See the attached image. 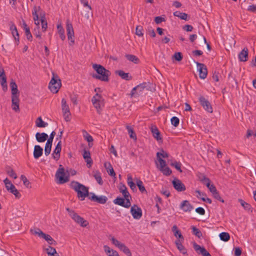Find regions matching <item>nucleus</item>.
I'll use <instances>...</instances> for the list:
<instances>
[{
    "instance_id": "obj_49",
    "label": "nucleus",
    "mask_w": 256,
    "mask_h": 256,
    "mask_svg": "<svg viewBox=\"0 0 256 256\" xmlns=\"http://www.w3.org/2000/svg\"><path fill=\"white\" fill-rule=\"evenodd\" d=\"M170 165L172 166H174L180 172H182V170L181 169L182 164L180 162H178L176 161H174V162H171Z\"/></svg>"
},
{
    "instance_id": "obj_1",
    "label": "nucleus",
    "mask_w": 256,
    "mask_h": 256,
    "mask_svg": "<svg viewBox=\"0 0 256 256\" xmlns=\"http://www.w3.org/2000/svg\"><path fill=\"white\" fill-rule=\"evenodd\" d=\"M70 188L77 193V196L80 200H84L89 195V188L78 182L72 181L70 184Z\"/></svg>"
},
{
    "instance_id": "obj_59",
    "label": "nucleus",
    "mask_w": 256,
    "mask_h": 256,
    "mask_svg": "<svg viewBox=\"0 0 256 256\" xmlns=\"http://www.w3.org/2000/svg\"><path fill=\"white\" fill-rule=\"evenodd\" d=\"M25 34L27 39L30 41H32V36L30 33V28H26L25 31Z\"/></svg>"
},
{
    "instance_id": "obj_34",
    "label": "nucleus",
    "mask_w": 256,
    "mask_h": 256,
    "mask_svg": "<svg viewBox=\"0 0 256 256\" xmlns=\"http://www.w3.org/2000/svg\"><path fill=\"white\" fill-rule=\"evenodd\" d=\"M0 82L2 86V90L6 92L8 90V85L6 82V75L0 77Z\"/></svg>"
},
{
    "instance_id": "obj_5",
    "label": "nucleus",
    "mask_w": 256,
    "mask_h": 256,
    "mask_svg": "<svg viewBox=\"0 0 256 256\" xmlns=\"http://www.w3.org/2000/svg\"><path fill=\"white\" fill-rule=\"evenodd\" d=\"M52 75L53 76L48 84V88L52 92L56 94L61 86V81L60 79L58 78V77L56 74L52 73Z\"/></svg>"
},
{
    "instance_id": "obj_52",
    "label": "nucleus",
    "mask_w": 256,
    "mask_h": 256,
    "mask_svg": "<svg viewBox=\"0 0 256 256\" xmlns=\"http://www.w3.org/2000/svg\"><path fill=\"white\" fill-rule=\"evenodd\" d=\"M172 124L175 127L178 126L180 120L179 118L176 116H173L170 120Z\"/></svg>"
},
{
    "instance_id": "obj_23",
    "label": "nucleus",
    "mask_w": 256,
    "mask_h": 256,
    "mask_svg": "<svg viewBox=\"0 0 256 256\" xmlns=\"http://www.w3.org/2000/svg\"><path fill=\"white\" fill-rule=\"evenodd\" d=\"M10 86L12 90V96L20 95V92L18 90L17 84L14 80H11Z\"/></svg>"
},
{
    "instance_id": "obj_37",
    "label": "nucleus",
    "mask_w": 256,
    "mask_h": 256,
    "mask_svg": "<svg viewBox=\"0 0 256 256\" xmlns=\"http://www.w3.org/2000/svg\"><path fill=\"white\" fill-rule=\"evenodd\" d=\"M126 58L128 60L133 62L134 64H138L140 62V60L138 57L133 54H128L126 55Z\"/></svg>"
},
{
    "instance_id": "obj_14",
    "label": "nucleus",
    "mask_w": 256,
    "mask_h": 256,
    "mask_svg": "<svg viewBox=\"0 0 256 256\" xmlns=\"http://www.w3.org/2000/svg\"><path fill=\"white\" fill-rule=\"evenodd\" d=\"M114 202L116 204L124 206L126 208H128L131 205L130 200H126V202H125L124 199L120 197H118L114 200Z\"/></svg>"
},
{
    "instance_id": "obj_63",
    "label": "nucleus",
    "mask_w": 256,
    "mask_h": 256,
    "mask_svg": "<svg viewBox=\"0 0 256 256\" xmlns=\"http://www.w3.org/2000/svg\"><path fill=\"white\" fill-rule=\"evenodd\" d=\"M41 23L42 26V29L43 32H45L46 30L48 27V23L46 20H41Z\"/></svg>"
},
{
    "instance_id": "obj_55",
    "label": "nucleus",
    "mask_w": 256,
    "mask_h": 256,
    "mask_svg": "<svg viewBox=\"0 0 256 256\" xmlns=\"http://www.w3.org/2000/svg\"><path fill=\"white\" fill-rule=\"evenodd\" d=\"M173 57L176 60L180 62L182 58V55L180 52H176L173 56Z\"/></svg>"
},
{
    "instance_id": "obj_48",
    "label": "nucleus",
    "mask_w": 256,
    "mask_h": 256,
    "mask_svg": "<svg viewBox=\"0 0 256 256\" xmlns=\"http://www.w3.org/2000/svg\"><path fill=\"white\" fill-rule=\"evenodd\" d=\"M159 170L164 175L166 176H170L172 172L171 170L168 166H165L162 168H159Z\"/></svg>"
},
{
    "instance_id": "obj_53",
    "label": "nucleus",
    "mask_w": 256,
    "mask_h": 256,
    "mask_svg": "<svg viewBox=\"0 0 256 256\" xmlns=\"http://www.w3.org/2000/svg\"><path fill=\"white\" fill-rule=\"evenodd\" d=\"M6 172L10 176L14 178V179H16L17 178L16 174L15 173L13 169L10 168H9V170H7Z\"/></svg>"
},
{
    "instance_id": "obj_13",
    "label": "nucleus",
    "mask_w": 256,
    "mask_h": 256,
    "mask_svg": "<svg viewBox=\"0 0 256 256\" xmlns=\"http://www.w3.org/2000/svg\"><path fill=\"white\" fill-rule=\"evenodd\" d=\"M19 96H12V108L16 112L20 111Z\"/></svg>"
},
{
    "instance_id": "obj_51",
    "label": "nucleus",
    "mask_w": 256,
    "mask_h": 256,
    "mask_svg": "<svg viewBox=\"0 0 256 256\" xmlns=\"http://www.w3.org/2000/svg\"><path fill=\"white\" fill-rule=\"evenodd\" d=\"M20 179L23 181L24 184L26 188H28L31 187L30 182L24 175H22L20 176Z\"/></svg>"
},
{
    "instance_id": "obj_47",
    "label": "nucleus",
    "mask_w": 256,
    "mask_h": 256,
    "mask_svg": "<svg viewBox=\"0 0 256 256\" xmlns=\"http://www.w3.org/2000/svg\"><path fill=\"white\" fill-rule=\"evenodd\" d=\"M168 154L162 149L161 150L160 152H158L156 153L157 158H168Z\"/></svg>"
},
{
    "instance_id": "obj_38",
    "label": "nucleus",
    "mask_w": 256,
    "mask_h": 256,
    "mask_svg": "<svg viewBox=\"0 0 256 256\" xmlns=\"http://www.w3.org/2000/svg\"><path fill=\"white\" fill-rule=\"evenodd\" d=\"M83 132L84 133V136L85 140L88 142L89 147H92V143L91 144L90 142H92L94 140L90 134H89L86 130H83Z\"/></svg>"
},
{
    "instance_id": "obj_31",
    "label": "nucleus",
    "mask_w": 256,
    "mask_h": 256,
    "mask_svg": "<svg viewBox=\"0 0 256 256\" xmlns=\"http://www.w3.org/2000/svg\"><path fill=\"white\" fill-rule=\"evenodd\" d=\"M174 16L180 18L181 20H188L189 16L188 14L184 12H182L180 11H176L174 12Z\"/></svg>"
},
{
    "instance_id": "obj_45",
    "label": "nucleus",
    "mask_w": 256,
    "mask_h": 256,
    "mask_svg": "<svg viewBox=\"0 0 256 256\" xmlns=\"http://www.w3.org/2000/svg\"><path fill=\"white\" fill-rule=\"evenodd\" d=\"M46 252L48 256H52L58 254L56 252V249L50 246H49L46 249Z\"/></svg>"
},
{
    "instance_id": "obj_41",
    "label": "nucleus",
    "mask_w": 256,
    "mask_h": 256,
    "mask_svg": "<svg viewBox=\"0 0 256 256\" xmlns=\"http://www.w3.org/2000/svg\"><path fill=\"white\" fill-rule=\"evenodd\" d=\"M57 28L58 30V32L60 34V36L62 40H64L65 38V35H64V30L61 24H58L57 26Z\"/></svg>"
},
{
    "instance_id": "obj_30",
    "label": "nucleus",
    "mask_w": 256,
    "mask_h": 256,
    "mask_svg": "<svg viewBox=\"0 0 256 256\" xmlns=\"http://www.w3.org/2000/svg\"><path fill=\"white\" fill-rule=\"evenodd\" d=\"M40 234L42 235V238L46 240L50 244H56V241L54 240L49 234H45L44 232H42Z\"/></svg>"
},
{
    "instance_id": "obj_26",
    "label": "nucleus",
    "mask_w": 256,
    "mask_h": 256,
    "mask_svg": "<svg viewBox=\"0 0 256 256\" xmlns=\"http://www.w3.org/2000/svg\"><path fill=\"white\" fill-rule=\"evenodd\" d=\"M116 74L124 80H130L132 79V76L130 75L129 73H126L122 70H116Z\"/></svg>"
},
{
    "instance_id": "obj_50",
    "label": "nucleus",
    "mask_w": 256,
    "mask_h": 256,
    "mask_svg": "<svg viewBox=\"0 0 256 256\" xmlns=\"http://www.w3.org/2000/svg\"><path fill=\"white\" fill-rule=\"evenodd\" d=\"M143 28L141 26H138L136 28V34L138 36H144Z\"/></svg>"
},
{
    "instance_id": "obj_58",
    "label": "nucleus",
    "mask_w": 256,
    "mask_h": 256,
    "mask_svg": "<svg viewBox=\"0 0 256 256\" xmlns=\"http://www.w3.org/2000/svg\"><path fill=\"white\" fill-rule=\"evenodd\" d=\"M198 178L202 183L206 181H208L209 179L203 174H199Z\"/></svg>"
},
{
    "instance_id": "obj_28",
    "label": "nucleus",
    "mask_w": 256,
    "mask_h": 256,
    "mask_svg": "<svg viewBox=\"0 0 256 256\" xmlns=\"http://www.w3.org/2000/svg\"><path fill=\"white\" fill-rule=\"evenodd\" d=\"M184 241V240H176L175 241V244L180 252L182 254H187V250L184 246L182 244Z\"/></svg>"
},
{
    "instance_id": "obj_8",
    "label": "nucleus",
    "mask_w": 256,
    "mask_h": 256,
    "mask_svg": "<svg viewBox=\"0 0 256 256\" xmlns=\"http://www.w3.org/2000/svg\"><path fill=\"white\" fill-rule=\"evenodd\" d=\"M66 28L68 38V40H70V45L72 46L74 44V31L72 24L70 22V21L68 20H66Z\"/></svg>"
},
{
    "instance_id": "obj_33",
    "label": "nucleus",
    "mask_w": 256,
    "mask_h": 256,
    "mask_svg": "<svg viewBox=\"0 0 256 256\" xmlns=\"http://www.w3.org/2000/svg\"><path fill=\"white\" fill-rule=\"evenodd\" d=\"M238 201L240 202L241 206L244 208L245 210L252 212V208L249 204L246 202L242 199H238Z\"/></svg>"
},
{
    "instance_id": "obj_24",
    "label": "nucleus",
    "mask_w": 256,
    "mask_h": 256,
    "mask_svg": "<svg viewBox=\"0 0 256 256\" xmlns=\"http://www.w3.org/2000/svg\"><path fill=\"white\" fill-rule=\"evenodd\" d=\"M10 30L12 32V34L13 37L14 38L16 41L18 42H19V34L18 33L17 28L16 26L14 25V24L12 23V24L10 26ZM18 43H17V44H18Z\"/></svg>"
},
{
    "instance_id": "obj_12",
    "label": "nucleus",
    "mask_w": 256,
    "mask_h": 256,
    "mask_svg": "<svg viewBox=\"0 0 256 256\" xmlns=\"http://www.w3.org/2000/svg\"><path fill=\"white\" fill-rule=\"evenodd\" d=\"M172 184L174 188L178 192H184L186 189L184 184L178 178H174L172 180Z\"/></svg>"
},
{
    "instance_id": "obj_17",
    "label": "nucleus",
    "mask_w": 256,
    "mask_h": 256,
    "mask_svg": "<svg viewBox=\"0 0 256 256\" xmlns=\"http://www.w3.org/2000/svg\"><path fill=\"white\" fill-rule=\"evenodd\" d=\"M238 60L240 62H245L248 60V50L247 48H244L238 54Z\"/></svg>"
},
{
    "instance_id": "obj_29",
    "label": "nucleus",
    "mask_w": 256,
    "mask_h": 256,
    "mask_svg": "<svg viewBox=\"0 0 256 256\" xmlns=\"http://www.w3.org/2000/svg\"><path fill=\"white\" fill-rule=\"evenodd\" d=\"M172 231L174 232V236L176 238H178L177 240H184V238L183 236L181 234L180 230H178V228L176 225H174L172 227Z\"/></svg>"
},
{
    "instance_id": "obj_16",
    "label": "nucleus",
    "mask_w": 256,
    "mask_h": 256,
    "mask_svg": "<svg viewBox=\"0 0 256 256\" xmlns=\"http://www.w3.org/2000/svg\"><path fill=\"white\" fill-rule=\"evenodd\" d=\"M61 143V140L58 142L52 154L53 158L56 160H58L60 158V154L62 150Z\"/></svg>"
},
{
    "instance_id": "obj_9",
    "label": "nucleus",
    "mask_w": 256,
    "mask_h": 256,
    "mask_svg": "<svg viewBox=\"0 0 256 256\" xmlns=\"http://www.w3.org/2000/svg\"><path fill=\"white\" fill-rule=\"evenodd\" d=\"M198 70L199 72V76L201 79H204L206 78L208 75V70L206 66L202 63H200L198 62H196Z\"/></svg>"
},
{
    "instance_id": "obj_10",
    "label": "nucleus",
    "mask_w": 256,
    "mask_h": 256,
    "mask_svg": "<svg viewBox=\"0 0 256 256\" xmlns=\"http://www.w3.org/2000/svg\"><path fill=\"white\" fill-rule=\"evenodd\" d=\"M91 196L89 197V199L92 201L97 202L100 204H104L108 200V198L104 196H98L96 195L94 193H90Z\"/></svg>"
},
{
    "instance_id": "obj_35",
    "label": "nucleus",
    "mask_w": 256,
    "mask_h": 256,
    "mask_svg": "<svg viewBox=\"0 0 256 256\" xmlns=\"http://www.w3.org/2000/svg\"><path fill=\"white\" fill-rule=\"evenodd\" d=\"M36 125L38 128H45L48 126V123L43 121L42 118L40 116L36 120Z\"/></svg>"
},
{
    "instance_id": "obj_2",
    "label": "nucleus",
    "mask_w": 256,
    "mask_h": 256,
    "mask_svg": "<svg viewBox=\"0 0 256 256\" xmlns=\"http://www.w3.org/2000/svg\"><path fill=\"white\" fill-rule=\"evenodd\" d=\"M92 68L98 74H92V78L104 82L109 80L108 77L110 74V72L108 70H106L102 65L96 64L92 65Z\"/></svg>"
},
{
    "instance_id": "obj_39",
    "label": "nucleus",
    "mask_w": 256,
    "mask_h": 256,
    "mask_svg": "<svg viewBox=\"0 0 256 256\" xmlns=\"http://www.w3.org/2000/svg\"><path fill=\"white\" fill-rule=\"evenodd\" d=\"M126 128L128 132V134H130V137L131 138L136 140V133L134 132L133 128L130 126H126Z\"/></svg>"
},
{
    "instance_id": "obj_32",
    "label": "nucleus",
    "mask_w": 256,
    "mask_h": 256,
    "mask_svg": "<svg viewBox=\"0 0 256 256\" xmlns=\"http://www.w3.org/2000/svg\"><path fill=\"white\" fill-rule=\"evenodd\" d=\"M62 106L63 114H70V108L66 104V100L64 98H62Z\"/></svg>"
},
{
    "instance_id": "obj_20",
    "label": "nucleus",
    "mask_w": 256,
    "mask_h": 256,
    "mask_svg": "<svg viewBox=\"0 0 256 256\" xmlns=\"http://www.w3.org/2000/svg\"><path fill=\"white\" fill-rule=\"evenodd\" d=\"M82 156L86 162L88 167V168H90L92 164V160L90 157V152L88 150H84Z\"/></svg>"
},
{
    "instance_id": "obj_42",
    "label": "nucleus",
    "mask_w": 256,
    "mask_h": 256,
    "mask_svg": "<svg viewBox=\"0 0 256 256\" xmlns=\"http://www.w3.org/2000/svg\"><path fill=\"white\" fill-rule=\"evenodd\" d=\"M119 249L122 251L128 256H132V253L130 249L124 244L120 246Z\"/></svg>"
},
{
    "instance_id": "obj_60",
    "label": "nucleus",
    "mask_w": 256,
    "mask_h": 256,
    "mask_svg": "<svg viewBox=\"0 0 256 256\" xmlns=\"http://www.w3.org/2000/svg\"><path fill=\"white\" fill-rule=\"evenodd\" d=\"M41 10V8L40 6H34L33 8V10L32 12V14L34 16H36V15H38V12H39Z\"/></svg>"
},
{
    "instance_id": "obj_15",
    "label": "nucleus",
    "mask_w": 256,
    "mask_h": 256,
    "mask_svg": "<svg viewBox=\"0 0 256 256\" xmlns=\"http://www.w3.org/2000/svg\"><path fill=\"white\" fill-rule=\"evenodd\" d=\"M193 246L194 250L198 254H201L202 256H212L204 247H201L196 242L194 243Z\"/></svg>"
},
{
    "instance_id": "obj_3",
    "label": "nucleus",
    "mask_w": 256,
    "mask_h": 256,
    "mask_svg": "<svg viewBox=\"0 0 256 256\" xmlns=\"http://www.w3.org/2000/svg\"><path fill=\"white\" fill-rule=\"evenodd\" d=\"M66 211L70 218L77 224H80L82 227H86L88 224V222L84 220L82 217L78 215L74 210L68 208H66Z\"/></svg>"
},
{
    "instance_id": "obj_11",
    "label": "nucleus",
    "mask_w": 256,
    "mask_h": 256,
    "mask_svg": "<svg viewBox=\"0 0 256 256\" xmlns=\"http://www.w3.org/2000/svg\"><path fill=\"white\" fill-rule=\"evenodd\" d=\"M130 212L134 219L138 220L142 216V209L136 204L131 207Z\"/></svg>"
},
{
    "instance_id": "obj_62",
    "label": "nucleus",
    "mask_w": 256,
    "mask_h": 256,
    "mask_svg": "<svg viewBox=\"0 0 256 256\" xmlns=\"http://www.w3.org/2000/svg\"><path fill=\"white\" fill-rule=\"evenodd\" d=\"M160 162V168H162L166 166V162L162 158H157Z\"/></svg>"
},
{
    "instance_id": "obj_57",
    "label": "nucleus",
    "mask_w": 256,
    "mask_h": 256,
    "mask_svg": "<svg viewBox=\"0 0 256 256\" xmlns=\"http://www.w3.org/2000/svg\"><path fill=\"white\" fill-rule=\"evenodd\" d=\"M40 27H36V28H34V34L38 38H41V34L40 32Z\"/></svg>"
},
{
    "instance_id": "obj_25",
    "label": "nucleus",
    "mask_w": 256,
    "mask_h": 256,
    "mask_svg": "<svg viewBox=\"0 0 256 256\" xmlns=\"http://www.w3.org/2000/svg\"><path fill=\"white\" fill-rule=\"evenodd\" d=\"M43 153V148L39 145H36L34 147V158L38 159L41 156Z\"/></svg>"
},
{
    "instance_id": "obj_21",
    "label": "nucleus",
    "mask_w": 256,
    "mask_h": 256,
    "mask_svg": "<svg viewBox=\"0 0 256 256\" xmlns=\"http://www.w3.org/2000/svg\"><path fill=\"white\" fill-rule=\"evenodd\" d=\"M150 130L154 138H155L158 141L162 140L160 133L156 126H151Z\"/></svg>"
},
{
    "instance_id": "obj_36",
    "label": "nucleus",
    "mask_w": 256,
    "mask_h": 256,
    "mask_svg": "<svg viewBox=\"0 0 256 256\" xmlns=\"http://www.w3.org/2000/svg\"><path fill=\"white\" fill-rule=\"evenodd\" d=\"M94 177L100 185H102L103 181L101 176V174L99 171L94 172Z\"/></svg>"
},
{
    "instance_id": "obj_7",
    "label": "nucleus",
    "mask_w": 256,
    "mask_h": 256,
    "mask_svg": "<svg viewBox=\"0 0 256 256\" xmlns=\"http://www.w3.org/2000/svg\"><path fill=\"white\" fill-rule=\"evenodd\" d=\"M198 102L203 108L208 112L212 113L213 108L210 102L204 96H200L198 98Z\"/></svg>"
},
{
    "instance_id": "obj_61",
    "label": "nucleus",
    "mask_w": 256,
    "mask_h": 256,
    "mask_svg": "<svg viewBox=\"0 0 256 256\" xmlns=\"http://www.w3.org/2000/svg\"><path fill=\"white\" fill-rule=\"evenodd\" d=\"M109 164V166H110V168H109V170H107V172L108 174L110 176H116V173L112 166V165L109 163L108 164Z\"/></svg>"
},
{
    "instance_id": "obj_6",
    "label": "nucleus",
    "mask_w": 256,
    "mask_h": 256,
    "mask_svg": "<svg viewBox=\"0 0 256 256\" xmlns=\"http://www.w3.org/2000/svg\"><path fill=\"white\" fill-rule=\"evenodd\" d=\"M56 177L58 179V183L60 184L66 183L69 180L68 176H65L64 169L61 164L56 174Z\"/></svg>"
},
{
    "instance_id": "obj_54",
    "label": "nucleus",
    "mask_w": 256,
    "mask_h": 256,
    "mask_svg": "<svg viewBox=\"0 0 256 256\" xmlns=\"http://www.w3.org/2000/svg\"><path fill=\"white\" fill-rule=\"evenodd\" d=\"M112 244L115 245L118 248L120 247V246L123 244V243L120 242L118 240L112 237L110 239Z\"/></svg>"
},
{
    "instance_id": "obj_43",
    "label": "nucleus",
    "mask_w": 256,
    "mask_h": 256,
    "mask_svg": "<svg viewBox=\"0 0 256 256\" xmlns=\"http://www.w3.org/2000/svg\"><path fill=\"white\" fill-rule=\"evenodd\" d=\"M220 239L224 242H228L230 239V236L228 233L222 232L219 235Z\"/></svg>"
},
{
    "instance_id": "obj_27",
    "label": "nucleus",
    "mask_w": 256,
    "mask_h": 256,
    "mask_svg": "<svg viewBox=\"0 0 256 256\" xmlns=\"http://www.w3.org/2000/svg\"><path fill=\"white\" fill-rule=\"evenodd\" d=\"M48 135L44 132H37L36 134V140L39 142H44L48 138Z\"/></svg>"
},
{
    "instance_id": "obj_22",
    "label": "nucleus",
    "mask_w": 256,
    "mask_h": 256,
    "mask_svg": "<svg viewBox=\"0 0 256 256\" xmlns=\"http://www.w3.org/2000/svg\"><path fill=\"white\" fill-rule=\"evenodd\" d=\"M151 83L150 82H144L136 86L138 90L140 92H142L144 89L147 90H150L151 88Z\"/></svg>"
},
{
    "instance_id": "obj_4",
    "label": "nucleus",
    "mask_w": 256,
    "mask_h": 256,
    "mask_svg": "<svg viewBox=\"0 0 256 256\" xmlns=\"http://www.w3.org/2000/svg\"><path fill=\"white\" fill-rule=\"evenodd\" d=\"M92 102L98 114H100L102 108L104 106V100L100 94L96 93L92 98Z\"/></svg>"
},
{
    "instance_id": "obj_19",
    "label": "nucleus",
    "mask_w": 256,
    "mask_h": 256,
    "mask_svg": "<svg viewBox=\"0 0 256 256\" xmlns=\"http://www.w3.org/2000/svg\"><path fill=\"white\" fill-rule=\"evenodd\" d=\"M180 208L184 212H190L194 208L193 206L190 203L189 201L187 200H184L182 202Z\"/></svg>"
},
{
    "instance_id": "obj_44",
    "label": "nucleus",
    "mask_w": 256,
    "mask_h": 256,
    "mask_svg": "<svg viewBox=\"0 0 256 256\" xmlns=\"http://www.w3.org/2000/svg\"><path fill=\"white\" fill-rule=\"evenodd\" d=\"M128 184L130 186V188L132 190H134L136 189V185L135 184L132 182V178L131 175L128 174V180H127Z\"/></svg>"
},
{
    "instance_id": "obj_40",
    "label": "nucleus",
    "mask_w": 256,
    "mask_h": 256,
    "mask_svg": "<svg viewBox=\"0 0 256 256\" xmlns=\"http://www.w3.org/2000/svg\"><path fill=\"white\" fill-rule=\"evenodd\" d=\"M136 183L137 186L138 188L140 191L141 192H142V193H144V192L146 193L147 192L144 186L143 185V182L141 180H140L139 179H137L136 181Z\"/></svg>"
},
{
    "instance_id": "obj_64",
    "label": "nucleus",
    "mask_w": 256,
    "mask_h": 256,
    "mask_svg": "<svg viewBox=\"0 0 256 256\" xmlns=\"http://www.w3.org/2000/svg\"><path fill=\"white\" fill-rule=\"evenodd\" d=\"M247 10L250 12L256 13V5L252 4L249 6Z\"/></svg>"
},
{
    "instance_id": "obj_18",
    "label": "nucleus",
    "mask_w": 256,
    "mask_h": 256,
    "mask_svg": "<svg viewBox=\"0 0 256 256\" xmlns=\"http://www.w3.org/2000/svg\"><path fill=\"white\" fill-rule=\"evenodd\" d=\"M8 184H10V188H8L7 184H6V188L8 191H10L12 194L16 197V198H20L21 197V194L19 192L18 190L16 188V186L12 183H8Z\"/></svg>"
},
{
    "instance_id": "obj_56",
    "label": "nucleus",
    "mask_w": 256,
    "mask_h": 256,
    "mask_svg": "<svg viewBox=\"0 0 256 256\" xmlns=\"http://www.w3.org/2000/svg\"><path fill=\"white\" fill-rule=\"evenodd\" d=\"M212 196H214V198L216 199L217 200L221 202H224V200L220 196V194H219V192L218 191H217L216 192V193H214L212 194Z\"/></svg>"
},
{
    "instance_id": "obj_46",
    "label": "nucleus",
    "mask_w": 256,
    "mask_h": 256,
    "mask_svg": "<svg viewBox=\"0 0 256 256\" xmlns=\"http://www.w3.org/2000/svg\"><path fill=\"white\" fill-rule=\"evenodd\" d=\"M192 234H193L195 235L196 236H197L198 238H200L202 236V233L200 232L199 229L196 228V227L192 226Z\"/></svg>"
}]
</instances>
